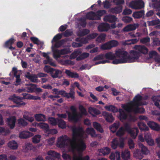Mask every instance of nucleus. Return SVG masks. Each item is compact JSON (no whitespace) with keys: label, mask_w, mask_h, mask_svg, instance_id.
<instances>
[{"label":"nucleus","mask_w":160,"mask_h":160,"mask_svg":"<svg viewBox=\"0 0 160 160\" xmlns=\"http://www.w3.org/2000/svg\"><path fill=\"white\" fill-rule=\"evenodd\" d=\"M134 48L138 51H131V53L132 56L129 57H128V53L127 52L121 50L116 51L115 53L116 58H115L112 62V63L115 64L125 63L128 62V59H130L132 62H134L138 59L141 53L146 54L148 52V48L144 46L136 45Z\"/></svg>","instance_id":"1"},{"label":"nucleus","mask_w":160,"mask_h":160,"mask_svg":"<svg viewBox=\"0 0 160 160\" xmlns=\"http://www.w3.org/2000/svg\"><path fill=\"white\" fill-rule=\"evenodd\" d=\"M77 133H80L81 136H77L74 138L75 141L72 142L74 147L71 148L72 150L76 149L79 154H82L87 148L86 143L82 139L85 133L84 130L82 127H76Z\"/></svg>","instance_id":"2"},{"label":"nucleus","mask_w":160,"mask_h":160,"mask_svg":"<svg viewBox=\"0 0 160 160\" xmlns=\"http://www.w3.org/2000/svg\"><path fill=\"white\" fill-rule=\"evenodd\" d=\"M76 127L74 126L72 128V139H70L68 137L64 138L63 136L60 137L58 138L57 146L61 148H64L65 146H68L70 143L71 148L74 147V145L72 144L73 142L75 141L74 138L77 136H81L80 133L78 134L77 132Z\"/></svg>","instance_id":"3"},{"label":"nucleus","mask_w":160,"mask_h":160,"mask_svg":"<svg viewBox=\"0 0 160 160\" xmlns=\"http://www.w3.org/2000/svg\"><path fill=\"white\" fill-rule=\"evenodd\" d=\"M106 13V11L104 10H98L96 12L90 11L86 14V17L87 19L89 20H99L101 19V17Z\"/></svg>","instance_id":"4"},{"label":"nucleus","mask_w":160,"mask_h":160,"mask_svg":"<svg viewBox=\"0 0 160 160\" xmlns=\"http://www.w3.org/2000/svg\"><path fill=\"white\" fill-rule=\"evenodd\" d=\"M70 110L72 111L71 113L69 112H67L68 115V120L75 123L79 121L80 118L82 117V115L80 113L77 112V110L75 106H72L70 107Z\"/></svg>","instance_id":"5"},{"label":"nucleus","mask_w":160,"mask_h":160,"mask_svg":"<svg viewBox=\"0 0 160 160\" xmlns=\"http://www.w3.org/2000/svg\"><path fill=\"white\" fill-rule=\"evenodd\" d=\"M118 44V42L117 41L112 40L102 45L101 48L103 50L110 49L113 47L117 46Z\"/></svg>","instance_id":"6"},{"label":"nucleus","mask_w":160,"mask_h":160,"mask_svg":"<svg viewBox=\"0 0 160 160\" xmlns=\"http://www.w3.org/2000/svg\"><path fill=\"white\" fill-rule=\"evenodd\" d=\"M8 99L13 102L14 103L16 104L15 105H13L11 106V107L14 108L15 107H20L22 106H25L26 103L24 102H21L17 99L16 97V95L14 94L11 96Z\"/></svg>","instance_id":"7"},{"label":"nucleus","mask_w":160,"mask_h":160,"mask_svg":"<svg viewBox=\"0 0 160 160\" xmlns=\"http://www.w3.org/2000/svg\"><path fill=\"white\" fill-rule=\"evenodd\" d=\"M131 7L135 9H140L144 7V3L142 0L132 1L130 3Z\"/></svg>","instance_id":"8"},{"label":"nucleus","mask_w":160,"mask_h":160,"mask_svg":"<svg viewBox=\"0 0 160 160\" xmlns=\"http://www.w3.org/2000/svg\"><path fill=\"white\" fill-rule=\"evenodd\" d=\"M142 97L139 94H137L134 98L132 102V105L134 106H139L142 105L141 102Z\"/></svg>","instance_id":"9"},{"label":"nucleus","mask_w":160,"mask_h":160,"mask_svg":"<svg viewBox=\"0 0 160 160\" xmlns=\"http://www.w3.org/2000/svg\"><path fill=\"white\" fill-rule=\"evenodd\" d=\"M48 154L50 156L46 157V159L47 160H50L52 158L53 159L55 158H60V155L58 153L52 150L48 151Z\"/></svg>","instance_id":"10"},{"label":"nucleus","mask_w":160,"mask_h":160,"mask_svg":"<svg viewBox=\"0 0 160 160\" xmlns=\"http://www.w3.org/2000/svg\"><path fill=\"white\" fill-rule=\"evenodd\" d=\"M147 124L153 130L156 131L160 130V125L153 121H149L147 122Z\"/></svg>","instance_id":"11"},{"label":"nucleus","mask_w":160,"mask_h":160,"mask_svg":"<svg viewBox=\"0 0 160 160\" xmlns=\"http://www.w3.org/2000/svg\"><path fill=\"white\" fill-rule=\"evenodd\" d=\"M25 77L26 78L30 80L32 82L34 83L38 82L37 75L35 74H31L29 72H28L25 75Z\"/></svg>","instance_id":"12"},{"label":"nucleus","mask_w":160,"mask_h":160,"mask_svg":"<svg viewBox=\"0 0 160 160\" xmlns=\"http://www.w3.org/2000/svg\"><path fill=\"white\" fill-rule=\"evenodd\" d=\"M109 28L110 25L109 24L103 23L100 24L98 26V29L100 32L107 31L108 30Z\"/></svg>","instance_id":"13"},{"label":"nucleus","mask_w":160,"mask_h":160,"mask_svg":"<svg viewBox=\"0 0 160 160\" xmlns=\"http://www.w3.org/2000/svg\"><path fill=\"white\" fill-rule=\"evenodd\" d=\"M106 120L108 122H112L114 120V118L112 114L107 112H104L102 113Z\"/></svg>","instance_id":"14"},{"label":"nucleus","mask_w":160,"mask_h":160,"mask_svg":"<svg viewBox=\"0 0 160 160\" xmlns=\"http://www.w3.org/2000/svg\"><path fill=\"white\" fill-rule=\"evenodd\" d=\"M138 27V24H130L127 25L123 29L124 32H128L135 30Z\"/></svg>","instance_id":"15"},{"label":"nucleus","mask_w":160,"mask_h":160,"mask_svg":"<svg viewBox=\"0 0 160 160\" xmlns=\"http://www.w3.org/2000/svg\"><path fill=\"white\" fill-rule=\"evenodd\" d=\"M122 5H120L118 7L112 8L109 10V12L113 14H117L122 11Z\"/></svg>","instance_id":"16"},{"label":"nucleus","mask_w":160,"mask_h":160,"mask_svg":"<svg viewBox=\"0 0 160 160\" xmlns=\"http://www.w3.org/2000/svg\"><path fill=\"white\" fill-rule=\"evenodd\" d=\"M8 125L11 129H13L15 126L16 118L14 116L8 118Z\"/></svg>","instance_id":"17"},{"label":"nucleus","mask_w":160,"mask_h":160,"mask_svg":"<svg viewBox=\"0 0 160 160\" xmlns=\"http://www.w3.org/2000/svg\"><path fill=\"white\" fill-rule=\"evenodd\" d=\"M33 134L29 132L23 131L21 132L19 134V137L21 138H27L31 137Z\"/></svg>","instance_id":"18"},{"label":"nucleus","mask_w":160,"mask_h":160,"mask_svg":"<svg viewBox=\"0 0 160 160\" xmlns=\"http://www.w3.org/2000/svg\"><path fill=\"white\" fill-rule=\"evenodd\" d=\"M103 20L109 22H114L117 20V18L114 15H108L104 17Z\"/></svg>","instance_id":"19"},{"label":"nucleus","mask_w":160,"mask_h":160,"mask_svg":"<svg viewBox=\"0 0 160 160\" xmlns=\"http://www.w3.org/2000/svg\"><path fill=\"white\" fill-rule=\"evenodd\" d=\"M34 118L35 120L38 122H45L47 120L46 116L42 114H35L34 115Z\"/></svg>","instance_id":"20"},{"label":"nucleus","mask_w":160,"mask_h":160,"mask_svg":"<svg viewBox=\"0 0 160 160\" xmlns=\"http://www.w3.org/2000/svg\"><path fill=\"white\" fill-rule=\"evenodd\" d=\"M130 153L128 149L122 151L121 153V157L124 160H128L130 158Z\"/></svg>","instance_id":"21"},{"label":"nucleus","mask_w":160,"mask_h":160,"mask_svg":"<svg viewBox=\"0 0 160 160\" xmlns=\"http://www.w3.org/2000/svg\"><path fill=\"white\" fill-rule=\"evenodd\" d=\"M88 112L90 114L93 116L98 115L101 113L100 110L95 108L92 107H90L89 108Z\"/></svg>","instance_id":"22"},{"label":"nucleus","mask_w":160,"mask_h":160,"mask_svg":"<svg viewBox=\"0 0 160 160\" xmlns=\"http://www.w3.org/2000/svg\"><path fill=\"white\" fill-rule=\"evenodd\" d=\"M65 72L67 76L72 78H78L79 77V75L78 73L76 72H71L69 70L66 69Z\"/></svg>","instance_id":"23"},{"label":"nucleus","mask_w":160,"mask_h":160,"mask_svg":"<svg viewBox=\"0 0 160 160\" xmlns=\"http://www.w3.org/2000/svg\"><path fill=\"white\" fill-rule=\"evenodd\" d=\"M138 144L139 148L141 149L142 154L146 155H147L149 152V151L148 148L142 143L139 142L138 143Z\"/></svg>","instance_id":"24"},{"label":"nucleus","mask_w":160,"mask_h":160,"mask_svg":"<svg viewBox=\"0 0 160 160\" xmlns=\"http://www.w3.org/2000/svg\"><path fill=\"white\" fill-rule=\"evenodd\" d=\"M118 112L119 113L118 118L120 120L122 121L123 120H126L128 117L127 114L126 112L122 109H119Z\"/></svg>","instance_id":"25"},{"label":"nucleus","mask_w":160,"mask_h":160,"mask_svg":"<svg viewBox=\"0 0 160 160\" xmlns=\"http://www.w3.org/2000/svg\"><path fill=\"white\" fill-rule=\"evenodd\" d=\"M8 147L11 149L16 150L17 149L18 146L17 142L15 140L10 141L8 143Z\"/></svg>","instance_id":"26"},{"label":"nucleus","mask_w":160,"mask_h":160,"mask_svg":"<svg viewBox=\"0 0 160 160\" xmlns=\"http://www.w3.org/2000/svg\"><path fill=\"white\" fill-rule=\"evenodd\" d=\"M100 153H101L104 156L108 155L111 152V149L107 147H104L99 150Z\"/></svg>","instance_id":"27"},{"label":"nucleus","mask_w":160,"mask_h":160,"mask_svg":"<svg viewBox=\"0 0 160 160\" xmlns=\"http://www.w3.org/2000/svg\"><path fill=\"white\" fill-rule=\"evenodd\" d=\"M92 126L94 128L98 131L101 133H102L103 132V129L101 125L99 123L96 122H93Z\"/></svg>","instance_id":"28"},{"label":"nucleus","mask_w":160,"mask_h":160,"mask_svg":"<svg viewBox=\"0 0 160 160\" xmlns=\"http://www.w3.org/2000/svg\"><path fill=\"white\" fill-rule=\"evenodd\" d=\"M75 93L74 88H71L70 89V92L69 93L66 92L65 97L67 98H71L72 99L74 100L75 99Z\"/></svg>","instance_id":"29"},{"label":"nucleus","mask_w":160,"mask_h":160,"mask_svg":"<svg viewBox=\"0 0 160 160\" xmlns=\"http://www.w3.org/2000/svg\"><path fill=\"white\" fill-rule=\"evenodd\" d=\"M73 160H89L90 158L88 155H86L83 157L82 154H79V156L74 155L73 157Z\"/></svg>","instance_id":"30"},{"label":"nucleus","mask_w":160,"mask_h":160,"mask_svg":"<svg viewBox=\"0 0 160 160\" xmlns=\"http://www.w3.org/2000/svg\"><path fill=\"white\" fill-rule=\"evenodd\" d=\"M144 15V10H141L139 11L134 12L132 14V16L134 18L138 19L142 18Z\"/></svg>","instance_id":"31"},{"label":"nucleus","mask_w":160,"mask_h":160,"mask_svg":"<svg viewBox=\"0 0 160 160\" xmlns=\"http://www.w3.org/2000/svg\"><path fill=\"white\" fill-rule=\"evenodd\" d=\"M38 126L41 128L45 130L46 132L50 131V128L48 124L44 122H40L38 124Z\"/></svg>","instance_id":"32"},{"label":"nucleus","mask_w":160,"mask_h":160,"mask_svg":"<svg viewBox=\"0 0 160 160\" xmlns=\"http://www.w3.org/2000/svg\"><path fill=\"white\" fill-rule=\"evenodd\" d=\"M30 40L34 44L37 45H40L42 47L43 45V43L41 42L38 39L35 37H32L30 38Z\"/></svg>","instance_id":"33"},{"label":"nucleus","mask_w":160,"mask_h":160,"mask_svg":"<svg viewBox=\"0 0 160 160\" xmlns=\"http://www.w3.org/2000/svg\"><path fill=\"white\" fill-rule=\"evenodd\" d=\"M139 132V130L137 128H132L128 133L130 134L131 137L133 139H135Z\"/></svg>","instance_id":"34"},{"label":"nucleus","mask_w":160,"mask_h":160,"mask_svg":"<svg viewBox=\"0 0 160 160\" xmlns=\"http://www.w3.org/2000/svg\"><path fill=\"white\" fill-rule=\"evenodd\" d=\"M152 99L155 106L158 108L160 107L159 102H160V95L154 96L152 97Z\"/></svg>","instance_id":"35"},{"label":"nucleus","mask_w":160,"mask_h":160,"mask_svg":"<svg viewBox=\"0 0 160 160\" xmlns=\"http://www.w3.org/2000/svg\"><path fill=\"white\" fill-rule=\"evenodd\" d=\"M15 41V40L13 38H12L6 42L4 44V47L5 48H8L10 46H12Z\"/></svg>","instance_id":"36"},{"label":"nucleus","mask_w":160,"mask_h":160,"mask_svg":"<svg viewBox=\"0 0 160 160\" xmlns=\"http://www.w3.org/2000/svg\"><path fill=\"white\" fill-rule=\"evenodd\" d=\"M119 139L116 138H114L111 142V147L113 149H116L119 145Z\"/></svg>","instance_id":"37"},{"label":"nucleus","mask_w":160,"mask_h":160,"mask_svg":"<svg viewBox=\"0 0 160 160\" xmlns=\"http://www.w3.org/2000/svg\"><path fill=\"white\" fill-rule=\"evenodd\" d=\"M105 58L108 59L113 60L116 58L115 53L114 54L112 52L107 53L105 54Z\"/></svg>","instance_id":"38"},{"label":"nucleus","mask_w":160,"mask_h":160,"mask_svg":"<svg viewBox=\"0 0 160 160\" xmlns=\"http://www.w3.org/2000/svg\"><path fill=\"white\" fill-rule=\"evenodd\" d=\"M135 108H133L132 112L135 113H142L145 112V109L143 108H139V106H135Z\"/></svg>","instance_id":"39"},{"label":"nucleus","mask_w":160,"mask_h":160,"mask_svg":"<svg viewBox=\"0 0 160 160\" xmlns=\"http://www.w3.org/2000/svg\"><path fill=\"white\" fill-rule=\"evenodd\" d=\"M57 124L58 127L64 129L66 127V122L62 119H58Z\"/></svg>","instance_id":"40"},{"label":"nucleus","mask_w":160,"mask_h":160,"mask_svg":"<svg viewBox=\"0 0 160 160\" xmlns=\"http://www.w3.org/2000/svg\"><path fill=\"white\" fill-rule=\"evenodd\" d=\"M105 108L109 111H112L113 112H116L118 111V108L113 105L106 106Z\"/></svg>","instance_id":"41"},{"label":"nucleus","mask_w":160,"mask_h":160,"mask_svg":"<svg viewBox=\"0 0 160 160\" xmlns=\"http://www.w3.org/2000/svg\"><path fill=\"white\" fill-rule=\"evenodd\" d=\"M89 54L87 52H84L77 57L76 58L77 61H80L88 57Z\"/></svg>","instance_id":"42"},{"label":"nucleus","mask_w":160,"mask_h":160,"mask_svg":"<svg viewBox=\"0 0 160 160\" xmlns=\"http://www.w3.org/2000/svg\"><path fill=\"white\" fill-rule=\"evenodd\" d=\"M90 32L89 30L87 29H84L80 30L78 33V35L80 37L84 36L88 34Z\"/></svg>","instance_id":"43"},{"label":"nucleus","mask_w":160,"mask_h":160,"mask_svg":"<svg viewBox=\"0 0 160 160\" xmlns=\"http://www.w3.org/2000/svg\"><path fill=\"white\" fill-rule=\"evenodd\" d=\"M150 41V38L148 37L142 38L140 40V42L141 43L145 44L147 46L149 45V43Z\"/></svg>","instance_id":"44"},{"label":"nucleus","mask_w":160,"mask_h":160,"mask_svg":"<svg viewBox=\"0 0 160 160\" xmlns=\"http://www.w3.org/2000/svg\"><path fill=\"white\" fill-rule=\"evenodd\" d=\"M22 95L23 96V97L17 96L16 95V97L18 99V100H19L21 102H23L22 100L24 99H28V98L29 97L30 94H28V93H23L22 94Z\"/></svg>","instance_id":"45"},{"label":"nucleus","mask_w":160,"mask_h":160,"mask_svg":"<svg viewBox=\"0 0 160 160\" xmlns=\"http://www.w3.org/2000/svg\"><path fill=\"white\" fill-rule=\"evenodd\" d=\"M119 126V123H114L110 127V129L112 132H115Z\"/></svg>","instance_id":"46"},{"label":"nucleus","mask_w":160,"mask_h":160,"mask_svg":"<svg viewBox=\"0 0 160 160\" xmlns=\"http://www.w3.org/2000/svg\"><path fill=\"white\" fill-rule=\"evenodd\" d=\"M87 132L90 134L91 137L93 138L96 137L97 135L94 129L92 128H88L87 129Z\"/></svg>","instance_id":"47"},{"label":"nucleus","mask_w":160,"mask_h":160,"mask_svg":"<svg viewBox=\"0 0 160 160\" xmlns=\"http://www.w3.org/2000/svg\"><path fill=\"white\" fill-rule=\"evenodd\" d=\"M61 73L62 72L61 71L55 69L54 71L51 74V75L53 78H55L59 77V74Z\"/></svg>","instance_id":"48"},{"label":"nucleus","mask_w":160,"mask_h":160,"mask_svg":"<svg viewBox=\"0 0 160 160\" xmlns=\"http://www.w3.org/2000/svg\"><path fill=\"white\" fill-rule=\"evenodd\" d=\"M122 107L125 110L128 112H132L133 107H130L128 105L125 104H122Z\"/></svg>","instance_id":"49"},{"label":"nucleus","mask_w":160,"mask_h":160,"mask_svg":"<svg viewBox=\"0 0 160 160\" xmlns=\"http://www.w3.org/2000/svg\"><path fill=\"white\" fill-rule=\"evenodd\" d=\"M41 138V136L40 135H36L32 138V142L34 143H38L40 142Z\"/></svg>","instance_id":"50"},{"label":"nucleus","mask_w":160,"mask_h":160,"mask_svg":"<svg viewBox=\"0 0 160 160\" xmlns=\"http://www.w3.org/2000/svg\"><path fill=\"white\" fill-rule=\"evenodd\" d=\"M61 52L60 50L58 49H56L53 52V57L57 59L60 58L61 57Z\"/></svg>","instance_id":"51"},{"label":"nucleus","mask_w":160,"mask_h":160,"mask_svg":"<svg viewBox=\"0 0 160 160\" xmlns=\"http://www.w3.org/2000/svg\"><path fill=\"white\" fill-rule=\"evenodd\" d=\"M48 122L52 125L55 126L57 124L58 121L53 117L49 118L48 119Z\"/></svg>","instance_id":"52"},{"label":"nucleus","mask_w":160,"mask_h":160,"mask_svg":"<svg viewBox=\"0 0 160 160\" xmlns=\"http://www.w3.org/2000/svg\"><path fill=\"white\" fill-rule=\"evenodd\" d=\"M125 133V131L124 128L122 127H120L118 131L116 132V134L117 136L121 137L124 135Z\"/></svg>","instance_id":"53"},{"label":"nucleus","mask_w":160,"mask_h":160,"mask_svg":"<svg viewBox=\"0 0 160 160\" xmlns=\"http://www.w3.org/2000/svg\"><path fill=\"white\" fill-rule=\"evenodd\" d=\"M44 70L45 72L47 73H50V74H51L54 71L55 69L51 68L49 66L46 65L44 68Z\"/></svg>","instance_id":"54"},{"label":"nucleus","mask_w":160,"mask_h":160,"mask_svg":"<svg viewBox=\"0 0 160 160\" xmlns=\"http://www.w3.org/2000/svg\"><path fill=\"white\" fill-rule=\"evenodd\" d=\"M18 124L20 126L22 127L27 126L28 123L24 119L22 118H20L18 119Z\"/></svg>","instance_id":"55"},{"label":"nucleus","mask_w":160,"mask_h":160,"mask_svg":"<svg viewBox=\"0 0 160 160\" xmlns=\"http://www.w3.org/2000/svg\"><path fill=\"white\" fill-rule=\"evenodd\" d=\"M65 42L64 39H62L55 42L54 47L56 48H58L61 46Z\"/></svg>","instance_id":"56"},{"label":"nucleus","mask_w":160,"mask_h":160,"mask_svg":"<svg viewBox=\"0 0 160 160\" xmlns=\"http://www.w3.org/2000/svg\"><path fill=\"white\" fill-rule=\"evenodd\" d=\"M62 37V34L60 33H58L56 35L52 40V43H53V42H56L61 39Z\"/></svg>","instance_id":"57"},{"label":"nucleus","mask_w":160,"mask_h":160,"mask_svg":"<svg viewBox=\"0 0 160 160\" xmlns=\"http://www.w3.org/2000/svg\"><path fill=\"white\" fill-rule=\"evenodd\" d=\"M128 143L129 148L130 149L132 150L134 148L135 143L133 140L132 139H129L128 140Z\"/></svg>","instance_id":"58"},{"label":"nucleus","mask_w":160,"mask_h":160,"mask_svg":"<svg viewBox=\"0 0 160 160\" xmlns=\"http://www.w3.org/2000/svg\"><path fill=\"white\" fill-rule=\"evenodd\" d=\"M20 75L18 74V76H16V78L15 82L16 83L14 84V85L16 86H18V85H20L21 83V80L20 78Z\"/></svg>","instance_id":"59"},{"label":"nucleus","mask_w":160,"mask_h":160,"mask_svg":"<svg viewBox=\"0 0 160 160\" xmlns=\"http://www.w3.org/2000/svg\"><path fill=\"white\" fill-rule=\"evenodd\" d=\"M73 33V32L69 29H67L62 34L65 37H68L71 36Z\"/></svg>","instance_id":"60"},{"label":"nucleus","mask_w":160,"mask_h":160,"mask_svg":"<svg viewBox=\"0 0 160 160\" xmlns=\"http://www.w3.org/2000/svg\"><path fill=\"white\" fill-rule=\"evenodd\" d=\"M60 50L61 55L67 54L71 52L69 49L67 48H63Z\"/></svg>","instance_id":"61"},{"label":"nucleus","mask_w":160,"mask_h":160,"mask_svg":"<svg viewBox=\"0 0 160 160\" xmlns=\"http://www.w3.org/2000/svg\"><path fill=\"white\" fill-rule=\"evenodd\" d=\"M122 20L124 22L128 23L130 22L132 20V19L131 17L126 16L123 17Z\"/></svg>","instance_id":"62"},{"label":"nucleus","mask_w":160,"mask_h":160,"mask_svg":"<svg viewBox=\"0 0 160 160\" xmlns=\"http://www.w3.org/2000/svg\"><path fill=\"white\" fill-rule=\"evenodd\" d=\"M160 0H158L157 1H154V3H153L152 5V7L156 9H159L160 8Z\"/></svg>","instance_id":"63"},{"label":"nucleus","mask_w":160,"mask_h":160,"mask_svg":"<svg viewBox=\"0 0 160 160\" xmlns=\"http://www.w3.org/2000/svg\"><path fill=\"white\" fill-rule=\"evenodd\" d=\"M106 35L104 34L100 35L97 38V41L101 42L104 40L106 38Z\"/></svg>","instance_id":"64"}]
</instances>
